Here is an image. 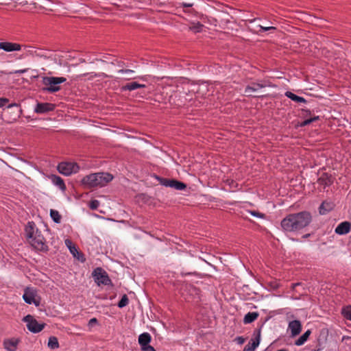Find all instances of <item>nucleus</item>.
<instances>
[{
  "mask_svg": "<svg viewBox=\"0 0 351 351\" xmlns=\"http://www.w3.org/2000/svg\"><path fill=\"white\" fill-rule=\"evenodd\" d=\"M311 221V214L303 211L286 216L281 221V227L285 232H298L308 226Z\"/></svg>",
  "mask_w": 351,
  "mask_h": 351,
  "instance_id": "f257e3e1",
  "label": "nucleus"
},
{
  "mask_svg": "<svg viewBox=\"0 0 351 351\" xmlns=\"http://www.w3.org/2000/svg\"><path fill=\"white\" fill-rule=\"evenodd\" d=\"M25 234L29 243L36 250L46 251L47 245L45 238L33 221H29L25 227Z\"/></svg>",
  "mask_w": 351,
  "mask_h": 351,
  "instance_id": "f03ea898",
  "label": "nucleus"
},
{
  "mask_svg": "<svg viewBox=\"0 0 351 351\" xmlns=\"http://www.w3.org/2000/svg\"><path fill=\"white\" fill-rule=\"evenodd\" d=\"M113 179L108 173L99 172L88 175L82 180L83 184L88 187L104 186Z\"/></svg>",
  "mask_w": 351,
  "mask_h": 351,
  "instance_id": "7ed1b4c3",
  "label": "nucleus"
},
{
  "mask_svg": "<svg viewBox=\"0 0 351 351\" xmlns=\"http://www.w3.org/2000/svg\"><path fill=\"white\" fill-rule=\"evenodd\" d=\"M66 81L64 77H44L43 84V90L48 93H56L60 90V84Z\"/></svg>",
  "mask_w": 351,
  "mask_h": 351,
  "instance_id": "20e7f679",
  "label": "nucleus"
},
{
  "mask_svg": "<svg viewBox=\"0 0 351 351\" xmlns=\"http://www.w3.org/2000/svg\"><path fill=\"white\" fill-rule=\"evenodd\" d=\"M79 170V166L73 162H62L58 165V171L60 173L69 176L75 173Z\"/></svg>",
  "mask_w": 351,
  "mask_h": 351,
  "instance_id": "39448f33",
  "label": "nucleus"
},
{
  "mask_svg": "<svg viewBox=\"0 0 351 351\" xmlns=\"http://www.w3.org/2000/svg\"><path fill=\"white\" fill-rule=\"evenodd\" d=\"M23 298L28 304H34L36 306H38L40 304V300L37 295V292L36 289L32 287H27L25 289Z\"/></svg>",
  "mask_w": 351,
  "mask_h": 351,
  "instance_id": "423d86ee",
  "label": "nucleus"
},
{
  "mask_svg": "<svg viewBox=\"0 0 351 351\" xmlns=\"http://www.w3.org/2000/svg\"><path fill=\"white\" fill-rule=\"evenodd\" d=\"M23 321L27 324V329L32 332L36 333L40 332L45 326L44 324L38 323L32 315H27L23 318Z\"/></svg>",
  "mask_w": 351,
  "mask_h": 351,
  "instance_id": "0eeeda50",
  "label": "nucleus"
},
{
  "mask_svg": "<svg viewBox=\"0 0 351 351\" xmlns=\"http://www.w3.org/2000/svg\"><path fill=\"white\" fill-rule=\"evenodd\" d=\"M93 276L95 282L98 285H108L110 283V279L109 278L108 274L101 268L98 267L95 269L93 271Z\"/></svg>",
  "mask_w": 351,
  "mask_h": 351,
  "instance_id": "6e6552de",
  "label": "nucleus"
},
{
  "mask_svg": "<svg viewBox=\"0 0 351 351\" xmlns=\"http://www.w3.org/2000/svg\"><path fill=\"white\" fill-rule=\"evenodd\" d=\"M151 339V335L148 332H144L139 335L138 343L143 351H156L152 346L149 345Z\"/></svg>",
  "mask_w": 351,
  "mask_h": 351,
  "instance_id": "1a4fd4ad",
  "label": "nucleus"
},
{
  "mask_svg": "<svg viewBox=\"0 0 351 351\" xmlns=\"http://www.w3.org/2000/svg\"><path fill=\"white\" fill-rule=\"evenodd\" d=\"M19 342L20 340L18 338L13 337L5 339L3 341V348L7 351H16L17 350Z\"/></svg>",
  "mask_w": 351,
  "mask_h": 351,
  "instance_id": "9d476101",
  "label": "nucleus"
},
{
  "mask_svg": "<svg viewBox=\"0 0 351 351\" xmlns=\"http://www.w3.org/2000/svg\"><path fill=\"white\" fill-rule=\"evenodd\" d=\"M65 245L69 248L70 252L73 254V256L76 258L77 260L83 262L84 261V258L82 253L79 252L77 247L73 245L72 241L69 239L65 240Z\"/></svg>",
  "mask_w": 351,
  "mask_h": 351,
  "instance_id": "9b49d317",
  "label": "nucleus"
},
{
  "mask_svg": "<svg viewBox=\"0 0 351 351\" xmlns=\"http://www.w3.org/2000/svg\"><path fill=\"white\" fill-rule=\"evenodd\" d=\"M0 49L7 52L16 51L21 49V46L18 43L1 42L0 43Z\"/></svg>",
  "mask_w": 351,
  "mask_h": 351,
  "instance_id": "f8f14e48",
  "label": "nucleus"
},
{
  "mask_svg": "<svg viewBox=\"0 0 351 351\" xmlns=\"http://www.w3.org/2000/svg\"><path fill=\"white\" fill-rule=\"evenodd\" d=\"M288 330L291 331L292 337L298 335L302 330V324L299 320H293L289 323Z\"/></svg>",
  "mask_w": 351,
  "mask_h": 351,
  "instance_id": "ddd939ff",
  "label": "nucleus"
},
{
  "mask_svg": "<svg viewBox=\"0 0 351 351\" xmlns=\"http://www.w3.org/2000/svg\"><path fill=\"white\" fill-rule=\"evenodd\" d=\"M351 225L348 221H343L340 223L335 228V232L339 235H343L348 233L350 230Z\"/></svg>",
  "mask_w": 351,
  "mask_h": 351,
  "instance_id": "4468645a",
  "label": "nucleus"
},
{
  "mask_svg": "<svg viewBox=\"0 0 351 351\" xmlns=\"http://www.w3.org/2000/svg\"><path fill=\"white\" fill-rule=\"evenodd\" d=\"M261 341L260 334L255 338L252 339L245 346L243 351H255L256 348L259 346Z\"/></svg>",
  "mask_w": 351,
  "mask_h": 351,
  "instance_id": "2eb2a0df",
  "label": "nucleus"
},
{
  "mask_svg": "<svg viewBox=\"0 0 351 351\" xmlns=\"http://www.w3.org/2000/svg\"><path fill=\"white\" fill-rule=\"evenodd\" d=\"M53 110V105L49 103H38L35 108L36 113L43 114Z\"/></svg>",
  "mask_w": 351,
  "mask_h": 351,
  "instance_id": "dca6fc26",
  "label": "nucleus"
},
{
  "mask_svg": "<svg viewBox=\"0 0 351 351\" xmlns=\"http://www.w3.org/2000/svg\"><path fill=\"white\" fill-rule=\"evenodd\" d=\"M263 87H265V84L260 83H252V84L246 86L245 89V93L247 95L250 96L252 95V93L256 92Z\"/></svg>",
  "mask_w": 351,
  "mask_h": 351,
  "instance_id": "f3484780",
  "label": "nucleus"
},
{
  "mask_svg": "<svg viewBox=\"0 0 351 351\" xmlns=\"http://www.w3.org/2000/svg\"><path fill=\"white\" fill-rule=\"evenodd\" d=\"M50 179L51 182L56 186H58L61 191H64L66 189V186L63 180L56 175H51L50 176Z\"/></svg>",
  "mask_w": 351,
  "mask_h": 351,
  "instance_id": "a211bd4d",
  "label": "nucleus"
},
{
  "mask_svg": "<svg viewBox=\"0 0 351 351\" xmlns=\"http://www.w3.org/2000/svg\"><path fill=\"white\" fill-rule=\"evenodd\" d=\"M145 84H141L136 82H132L131 83H128V84H125V86H122L121 89H122V90L131 91V90H136L137 88H145Z\"/></svg>",
  "mask_w": 351,
  "mask_h": 351,
  "instance_id": "6ab92c4d",
  "label": "nucleus"
},
{
  "mask_svg": "<svg viewBox=\"0 0 351 351\" xmlns=\"http://www.w3.org/2000/svg\"><path fill=\"white\" fill-rule=\"evenodd\" d=\"M333 206L332 202H324L319 206V213L321 215H326L333 208Z\"/></svg>",
  "mask_w": 351,
  "mask_h": 351,
  "instance_id": "aec40b11",
  "label": "nucleus"
},
{
  "mask_svg": "<svg viewBox=\"0 0 351 351\" xmlns=\"http://www.w3.org/2000/svg\"><path fill=\"white\" fill-rule=\"evenodd\" d=\"M258 316V314L256 312H249L245 315L243 322L245 324H250L255 321Z\"/></svg>",
  "mask_w": 351,
  "mask_h": 351,
  "instance_id": "412c9836",
  "label": "nucleus"
},
{
  "mask_svg": "<svg viewBox=\"0 0 351 351\" xmlns=\"http://www.w3.org/2000/svg\"><path fill=\"white\" fill-rule=\"evenodd\" d=\"M285 95L288 98H289L291 100H293L294 101H296L298 103H305L306 102V99L304 97L298 96V95H295L294 93H291L290 91H287L285 93Z\"/></svg>",
  "mask_w": 351,
  "mask_h": 351,
  "instance_id": "4be33fe9",
  "label": "nucleus"
},
{
  "mask_svg": "<svg viewBox=\"0 0 351 351\" xmlns=\"http://www.w3.org/2000/svg\"><path fill=\"white\" fill-rule=\"evenodd\" d=\"M170 188H173L178 191H182L186 188V185L184 182L178 181L176 180H171Z\"/></svg>",
  "mask_w": 351,
  "mask_h": 351,
  "instance_id": "5701e85b",
  "label": "nucleus"
},
{
  "mask_svg": "<svg viewBox=\"0 0 351 351\" xmlns=\"http://www.w3.org/2000/svg\"><path fill=\"white\" fill-rule=\"evenodd\" d=\"M310 335L311 330H306L300 338L295 341V344L298 346L303 345L307 341Z\"/></svg>",
  "mask_w": 351,
  "mask_h": 351,
  "instance_id": "b1692460",
  "label": "nucleus"
},
{
  "mask_svg": "<svg viewBox=\"0 0 351 351\" xmlns=\"http://www.w3.org/2000/svg\"><path fill=\"white\" fill-rule=\"evenodd\" d=\"M204 25L199 22H193L191 23L189 29L195 33L200 32L202 30Z\"/></svg>",
  "mask_w": 351,
  "mask_h": 351,
  "instance_id": "393cba45",
  "label": "nucleus"
},
{
  "mask_svg": "<svg viewBox=\"0 0 351 351\" xmlns=\"http://www.w3.org/2000/svg\"><path fill=\"white\" fill-rule=\"evenodd\" d=\"M48 347L50 349L54 350L59 348V343L56 337H50L48 341Z\"/></svg>",
  "mask_w": 351,
  "mask_h": 351,
  "instance_id": "a878e982",
  "label": "nucleus"
},
{
  "mask_svg": "<svg viewBox=\"0 0 351 351\" xmlns=\"http://www.w3.org/2000/svg\"><path fill=\"white\" fill-rule=\"evenodd\" d=\"M50 216L53 221L56 223H59L61 221V216L59 213V212L56 210L51 209L50 210Z\"/></svg>",
  "mask_w": 351,
  "mask_h": 351,
  "instance_id": "bb28decb",
  "label": "nucleus"
},
{
  "mask_svg": "<svg viewBox=\"0 0 351 351\" xmlns=\"http://www.w3.org/2000/svg\"><path fill=\"white\" fill-rule=\"evenodd\" d=\"M341 313L346 319L351 320V306L343 307L341 310Z\"/></svg>",
  "mask_w": 351,
  "mask_h": 351,
  "instance_id": "cd10ccee",
  "label": "nucleus"
},
{
  "mask_svg": "<svg viewBox=\"0 0 351 351\" xmlns=\"http://www.w3.org/2000/svg\"><path fill=\"white\" fill-rule=\"evenodd\" d=\"M128 303H129L128 298L125 294H124L122 296L120 301L119 302L118 306L119 308H123V307L126 306L128 304Z\"/></svg>",
  "mask_w": 351,
  "mask_h": 351,
  "instance_id": "c85d7f7f",
  "label": "nucleus"
},
{
  "mask_svg": "<svg viewBox=\"0 0 351 351\" xmlns=\"http://www.w3.org/2000/svg\"><path fill=\"white\" fill-rule=\"evenodd\" d=\"M248 213L255 217H257V218H261V219H264L265 215V214L263 213H259L258 211H256V210H248Z\"/></svg>",
  "mask_w": 351,
  "mask_h": 351,
  "instance_id": "c756f323",
  "label": "nucleus"
},
{
  "mask_svg": "<svg viewBox=\"0 0 351 351\" xmlns=\"http://www.w3.org/2000/svg\"><path fill=\"white\" fill-rule=\"evenodd\" d=\"M99 202L97 199H93L90 202L89 207L92 210H96L99 206Z\"/></svg>",
  "mask_w": 351,
  "mask_h": 351,
  "instance_id": "7c9ffc66",
  "label": "nucleus"
},
{
  "mask_svg": "<svg viewBox=\"0 0 351 351\" xmlns=\"http://www.w3.org/2000/svg\"><path fill=\"white\" fill-rule=\"evenodd\" d=\"M171 180H170V179L163 178V179H161V180H160V184L167 187L171 186Z\"/></svg>",
  "mask_w": 351,
  "mask_h": 351,
  "instance_id": "2f4dec72",
  "label": "nucleus"
},
{
  "mask_svg": "<svg viewBox=\"0 0 351 351\" xmlns=\"http://www.w3.org/2000/svg\"><path fill=\"white\" fill-rule=\"evenodd\" d=\"M259 27H260V32H261L269 31V30H271V29H276V27H274V26L264 27V26H262V25H259Z\"/></svg>",
  "mask_w": 351,
  "mask_h": 351,
  "instance_id": "473e14b6",
  "label": "nucleus"
},
{
  "mask_svg": "<svg viewBox=\"0 0 351 351\" xmlns=\"http://www.w3.org/2000/svg\"><path fill=\"white\" fill-rule=\"evenodd\" d=\"M318 119V117H315L313 119H305L303 123H302V125L304 126V125H307L308 124H310L311 123H312L313 121L317 120Z\"/></svg>",
  "mask_w": 351,
  "mask_h": 351,
  "instance_id": "72a5a7b5",
  "label": "nucleus"
},
{
  "mask_svg": "<svg viewBox=\"0 0 351 351\" xmlns=\"http://www.w3.org/2000/svg\"><path fill=\"white\" fill-rule=\"evenodd\" d=\"M189 290L190 292H191L192 294H195V295H197V298H199L198 295H199V290L197 289L195 287L193 286H190L189 288Z\"/></svg>",
  "mask_w": 351,
  "mask_h": 351,
  "instance_id": "f704fd0d",
  "label": "nucleus"
},
{
  "mask_svg": "<svg viewBox=\"0 0 351 351\" xmlns=\"http://www.w3.org/2000/svg\"><path fill=\"white\" fill-rule=\"evenodd\" d=\"M234 341L239 345H242L245 342V339L243 337H237Z\"/></svg>",
  "mask_w": 351,
  "mask_h": 351,
  "instance_id": "c9c22d12",
  "label": "nucleus"
},
{
  "mask_svg": "<svg viewBox=\"0 0 351 351\" xmlns=\"http://www.w3.org/2000/svg\"><path fill=\"white\" fill-rule=\"evenodd\" d=\"M134 71L131 69H120L118 71L119 73H125V74H131L133 73Z\"/></svg>",
  "mask_w": 351,
  "mask_h": 351,
  "instance_id": "e433bc0d",
  "label": "nucleus"
},
{
  "mask_svg": "<svg viewBox=\"0 0 351 351\" xmlns=\"http://www.w3.org/2000/svg\"><path fill=\"white\" fill-rule=\"evenodd\" d=\"M8 101L9 100L6 98H0V108H2L4 106H5L8 103Z\"/></svg>",
  "mask_w": 351,
  "mask_h": 351,
  "instance_id": "4c0bfd02",
  "label": "nucleus"
},
{
  "mask_svg": "<svg viewBox=\"0 0 351 351\" xmlns=\"http://www.w3.org/2000/svg\"><path fill=\"white\" fill-rule=\"evenodd\" d=\"M97 322V319L96 318H92L88 322V326H92L93 324Z\"/></svg>",
  "mask_w": 351,
  "mask_h": 351,
  "instance_id": "58836bf2",
  "label": "nucleus"
},
{
  "mask_svg": "<svg viewBox=\"0 0 351 351\" xmlns=\"http://www.w3.org/2000/svg\"><path fill=\"white\" fill-rule=\"evenodd\" d=\"M182 5L183 7L190 8V7H192V6L193 5V3H182Z\"/></svg>",
  "mask_w": 351,
  "mask_h": 351,
  "instance_id": "ea45409f",
  "label": "nucleus"
},
{
  "mask_svg": "<svg viewBox=\"0 0 351 351\" xmlns=\"http://www.w3.org/2000/svg\"><path fill=\"white\" fill-rule=\"evenodd\" d=\"M25 49H27V53H29L30 54H33V50L32 49L31 47L25 46Z\"/></svg>",
  "mask_w": 351,
  "mask_h": 351,
  "instance_id": "a19ab883",
  "label": "nucleus"
},
{
  "mask_svg": "<svg viewBox=\"0 0 351 351\" xmlns=\"http://www.w3.org/2000/svg\"><path fill=\"white\" fill-rule=\"evenodd\" d=\"M25 72H26V69H21V70L16 71L14 73L21 74V73H24Z\"/></svg>",
  "mask_w": 351,
  "mask_h": 351,
  "instance_id": "79ce46f5",
  "label": "nucleus"
},
{
  "mask_svg": "<svg viewBox=\"0 0 351 351\" xmlns=\"http://www.w3.org/2000/svg\"><path fill=\"white\" fill-rule=\"evenodd\" d=\"M309 236H310V234H307L304 235V236H303V237H304V238H307V237H308Z\"/></svg>",
  "mask_w": 351,
  "mask_h": 351,
  "instance_id": "37998d69",
  "label": "nucleus"
},
{
  "mask_svg": "<svg viewBox=\"0 0 351 351\" xmlns=\"http://www.w3.org/2000/svg\"><path fill=\"white\" fill-rule=\"evenodd\" d=\"M15 106V104H10V105H8V108H11V107H12V106Z\"/></svg>",
  "mask_w": 351,
  "mask_h": 351,
  "instance_id": "c03bdc74",
  "label": "nucleus"
},
{
  "mask_svg": "<svg viewBox=\"0 0 351 351\" xmlns=\"http://www.w3.org/2000/svg\"><path fill=\"white\" fill-rule=\"evenodd\" d=\"M277 351H288L287 350H285V349H281V350H278Z\"/></svg>",
  "mask_w": 351,
  "mask_h": 351,
  "instance_id": "a18cd8bd",
  "label": "nucleus"
}]
</instances>
